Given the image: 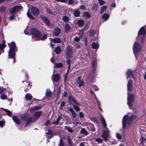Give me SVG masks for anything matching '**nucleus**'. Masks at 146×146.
<instances>
[{
	"mask_svg": "<svg viewBox=\"0 0 146 146\" xmlns=\"http://www.w3.org/2000/svg\"><path fill=\"white\" fill-rule=\"evenodd\" d=\"M42 113L41 111H40L36 112L33 117L29 118L27 120L29 115L27 114H25L21 115V119L23 120L27 121L26 123V126H27L30 124L31 122H34L36 121L41 115Z\"/></svg>",
	"mask_w": 146,
	"mask_h": 146,
	"instance_id": "nucleus-1",
	"label": "nucleus"
},
{
	"mask_svg": "<svg viewBox=\"0 0 146 146\" xmlns=\"http://www.w3.org/2000/svg\"><path fill=\"white\" fill-rule=\"evenodd\" d=\"M127 87L128 88V96L127 98V104L130 109H132L133 104L134 101V96L133 94H130V92L133 88L132 81L129 80L128 81Z\"/></svg>",
	"mask_w": 146,
	"mask_h": 146,
	"instance_id": "nucleus-2",
	"label": "nucleus"
},
{
	"mask_svg": "<svg viewBox=\"0 0 146 146\" xmlns=\"http://www.w3.org/2000/svg\"><path fill=\"white\" fill-rule=\"evenodd\" d=\"M137 117L133 114L130 117H128L127 115H125L123 118L122 124L123 129H124L127 124L130 126L133 123H135L138 119Z\"/></svg>",
	"mask_w": 146,
	"mask_h": 146,
	"instance_id": "nucleus-3",
	"label": "nucleus"
},
{
	"mask_svg": "<svg viewBox=\"0 0 146 146\" xmlns=\"http://www.w3.org/2000/svg\"><path fill=\"white\" fill-rule=\"evenodd\" d=\"M141 40L138 39L134 43L133 46V50L135 57L137 58L138 56V54L142 50L143 46L141 44Z\"/></svg>",
	"mask_w": 146,
	"mask_h": 146,
	"instance_id": "nucleus-4",
	"label": "nucleus"
},
{
	"mask_svg": "<svg viewBox=\"0 0 146 146\" xmlns=\"http://www.w3.org/2000/svg\"><path fill=\"white\" fill-rule=\"evenodd\" d=\"M30 31L31 34L37 39L43 40L47 38V36L46 34H43L42 35L38 31L34 28L31 29Z\"/></svg>",
	"mask_w": 146,
	"mask_h": 146,
	"instance_id": "nucleus-5",
	"label": "nucleus"
},
{
	"mask_svg": "<svg viewBox=\"0 0 146 146\" xmlns=\"http://www.w3.org/2000/svg\"><path fill=\"white\" fill-rule=\"evenodd\" d=\"M101 121L103 125L104 129H103V133L102 135V137L104 141H106L108 139V137L109 135L110 131L107 128V125L104 118L102 117Z\"/></svg>",
	"mask_w": 146,
	"mask_h": 146,
	"instance_id": "nucleus-6",
	"label": "nucleus"
},
{
	"mask_svg": "<svg viewBox=\"0 0 146 146\" xmlns=\"http://www.w3.org/2000/svg\"><path fill=\"white\" fill-rule=\"evenodd\" d=\"M17 51L16 44L14 42L11 43V46L9 52L8 57L9 58H12L13 59V63L15 62V52Z\"/></svg>",
	"mask_w": 146,
	"mask_h": 146,
	"instance_id": "nucleus-7",
	"label": "nucleus"
},
{
	"mask_svg": "<svg viewBox=\"0 0 146 146\" xmlns=\"http://www.w3.org/2000/svg\"><path fill=\"white\" fill-rule=\"evenodd\" d=\"M96 59L94 58L93 59L92 61V67H93L94 69L92 71V73L91 74V75L90 76V80L92 82H94L95 81L94 79V77L96 76L95 74V68L96 66Z\"/></svg>",
	"mask_w": 146,
	"mask_h": 146,
	"instance_id": "nucleus-8",
	"label": "nucleus"
},
{
	"mask_svg": "<svg viewBox=\"0 0 146 146\" xmlns=\"http://www.w3.org/2000/svg\"><path fill=\"white\" fill-rule=\"evenodd\" d=\"M145 27H142L139 31L138 33V39L141 40V42H143L145 38V35L146 34V32L144 29Z\"/></svg>",
	"mask_w": 146,
	"mask_h": 146,
	"instance_id": "nucleus-9",
	"label": "nucleus"
},
{
	"mask_svg": "<svg viewBox=\"0 0 146 146\" xmlns=\"http://www.w3.org/2000/svg\"><path fill=\"white\" fill-rule=\"evenodd\" d=\"M66 58L68 59L70 58L72 53V49L71 46H68L66 48Z\"/></svg>",
	"mask_w": 146,
	"mask_h": 146,
	"instance_id": "nucleus-10",
	"label": "nucleus"
},
{
	"mask_svg": "<svg viewBox=\"0 0 146 146\" xmlns=\"http://www.w3.org/2000/svg\"><path fill=\"white\" fill-rule=\"evenodd\" d=\"M31 13L34 15H38L39 13V11L38 9L34 7H32L31 8Z\"/></svg>",
	"mask_w": 146,
	"mask_h": 146,
	"instance_id": "nucleus-11",
	"label": "nucleus"
},
{
	"mask_svg": "<svg viewBox=\"0 0 146 146\" xmlns=\"http://www.w3.org/2000/svg\"><path fill=\"white\" fill-rule=\"evenodd\" d=\"M21 8L20 7L18 6H15L10 9V12L11 14H13L17 11H19L21 9Z\"/></svg>",
	"mask_w": 146,
	"mask_h": 146,
	"instance_id": "nucleus-12",
	"label": "nucleus"
},
{
	"mask_svg": "<svg viewBox=\"0 0 146 146\" xmlns=\"http://www.w3.org/2000/svg\"><path fill=\"white\" fill-rule=\"evenodd\" d=\"M52 79L54 83V82H57L60 79V77L59 74H56L52 76Z\"/></svg>",
	"mask_w": 146,
	"mask_h": 146,
	"instance_id": "nucleus-13",
	"label": "nucleus"
},
{
	"mask_svg": "<svg viewBox=\"0 0 146 146\" xmlns=\"http://www.w3.org/2000/svg\"><path fill=\"white\" fill-rule=\"evenodd\" d=\"M72 105L74 106V109L76 111H79L80 110V109L79 108L80 104L77 102H76Z\"/></svg>",
	"mask_w": 146,
	"mask_h": 146,
	"instance_id": "nucleus-14",
	"label": "nucleus"
},
{
	"mask_svg": "<svg viewBox=\"0 0 146 146\" xmlns=\"http://www.w3.org/2000/svg\"><path fill=\"white\" fill-rule=\"evenodd\" d=\"M41 17L42 20L47 25L50 26V24L49 21L46 17L43 16H42Z\"/></svg>",
	"mask_w": 146,
	"mask_h": 146,
	"instance_id": "nucleus-15",
	"label": "nucleus"
},
{
	"mask_svg": "<svg viewBox=\"0 0 146 146\" xmlns=\"http://www.w3.org/2000/svg\"><path fill=\"white\" fill-rule=\"evenodd\" d=\"M60 29L59 28H56L54 31V34L55 36H58L60 33Z\"/></svg>",
	"mask_w": 146,
	"mask_h": 146,
	"instance_id": "nucleus-16",
	"label": "nucleus"
},
{
	"mask_svg": "<svg viewBox=\"0 0 146 146\" xmlns=\"http://www.w3.org/2000/svg\"><path fill=\"white\" fill-rule=\"evenodd\" d=\"M92 47L93 48L96 49L97 50L99 47V44L98 42H93L92 44Z\"/></svg>",
	"mask_w": 146,
	"mask_h": 146,
	"instance_id": "nucleus-17",
	"label": "nucleus"
},
{
	"mask_svg": "<svg viewBox=\"0 0 146 146\" xmlns=\"http://www.w3.org/2000/svg\"><path fill=\"white\" fill-rule=\"evenodd\" d=\"M126 75L127 79L129 77H132L134 78L132 74V72L129 70H128L126 73Z\"/></svg>",
	"mask_w": 146,
	"mask_h": 146,
	"instance_id": "nucleus-18",
	"label": "nucleus"
},
{
	"mask_svg": "<svg viewBox=\"0 0 146 146\" xmlns=\"http://www.w3.org/2000/svg\"><path fill=\"white\" fill-rule=\"evenodd\" d=\"M33 97L29 93H27L25 95V98L26 100H31Z\"/></svg>",
	"mask_w": 146,
	"mask_h": 146,
	"instance_id": "nucleus-19",
	"label": "nucleus"
},
{
	"mask_svg": "<svg viewBox=\"0 0 146 146\" xmlns=\"http://www.w3.org/2000/svg\"><path fill=\"white\" fill-rule=\"evenodd\" d=\"M12 119L13 121L17 124H20L19 119L16 116H13L12 117Z\"/></svg>",
	"mask_w": 146,
	"mask_h": 146,
	"instance_id": "nucleus-20",
	"label": "nucleus"
},
{
	"mask_svg": "<svg viewBox=\"0 0 146 146\" xmlns=\"http://www.w3.org/2000/svg\"><path fill=\"white\" fill-rule=\"evenodd\" d=\"M88 128L89 130L93 131H94L95 130L94 125L92 124L89 125L88 126Z\"/></svg>",
	"mask_w": 146,
	"mask_h": 146,
	"instance_id": "nucleus-21",
	"label": "nucleus"
},
{
	"mask_svg": "<svg viewBox=\"0 0 146 146\" xmlns=\"http://www.w3.org/2000/svg\"><path fill=\"white\" fill-rule=\"evenodd\" d=\"M41 108V106H35L33 107H31L30 109L31 111H35L39 110Z\"/></svg>",
	"mask_w": 146,
	"mask_h": 146,
	"instance_id": "nucleus-22",
	"label": "nucleus"
},
{
	"mask_svg": "<svg viewBox=\"0 0 146 146\" xmlns=\"http://www.w3.org/2000/svg\"><path fill=\"white\" fill-rule=\"evenodd\" d=\"M69 102L72 105L76 102L74 99L71 96L69 97Z\"/></svg>",
	"mask_w": 146,
	"mask_h": 146,
	"instance_id": "nucleus-23",
	"label": "nucleus"
},
{
	"mask_svg": "<svg viewBox=\"0 0 146 146\" xmlns=\"http://www.w3.org/2000/svg\"><path fill=\"white\" fill-rule=\"evenodd\" d=\"M61 51V49L60 46H57L55 49V51L56 54H59Z\"/></svg>",
	"mask_w": 146,
	"mask_h": 146,
	"instance_id": "nucleus-24",
	"label": "nucleus"
},
{
	"mask_svg": "<svg viewBox=\"0 0 146 146\" xmlns=\"http://www.w3.org/2000/svg\"><path fill=\"white\" fill-rule=\"evenodd\" d=\"M84 21L82 19L79 20L78 21V24L80 26H82L84 24Z\"/></svg>",
	"mask_w": 146,
	"mask_h": 146,
	"instance_id": "nucleus-25",
	"label": "nucleus"
},
{
	"mask_svg": "<svg viewBox=\"0 0 146 146\" xmlns=\"http://www.w3.org/2000/svg\"><path fill=\"white\" fill-rule=\"evenodd\" d=\"M70 29V27L69 25L67 23L65 24L64 26V29L65 31H69Z\"/></svg>",
	"mask_w": 146,
	"mask_h": 146,
	"instance_id": "nucleus-26",
	"label": "nucleus"
},
{
	"mask_svg": "<svg viewBox=\"0 0 146 146\" xmlns=\"http://www.w3.org/2000/svg\"><path fill=\"white\" fill-rule=\"evenodd\" d=\"M62 19L63 21L66 23L67 22L70 20L69 18L66 16H63L62 18Z\"/></svg>",
	"mask_w": 146,
	"mask_h": 146,
	"instance_id": "nucleus-27",
	"label": "nucleus"
},
{
	"mask_svg": "<svg viewBox=\"0 0 146 146\" xmlns=\"http://www.w3.org/2000/svg\"><path fill=\"white\" fill-rule=\"evenodd\" d=\"M62 63L61 62H60L59 63L55 64L54 67L55 68V67L56 66L57 68H60L62 67Z\"/></svg>",
	"mask_w": 146,
	"mask_h": 146,
	"instance_id": "nucleus-28",
	"label": "nucleus"
},
{
	"mask_svg": "<svg viewBox=\"0 0 146 146\" xmlns=\"http://www.w3.org/2000/svg\"><path fill=\"white\" fill-rule=\"evenodd\" d=\"M109 15L107 14H104L102 15V18L103 19L105 20V21H106L109 18Z\"/></svg>",
	"mask_w": 146,
	"mask_h": 146,
	"instance_id": "nucleus-29",
	"label": "nucleus"
},
{
	"mask_svg": "<svg viewBox=\"0 0 146 146\" xmlns=\"http://www.w3.org/2000/svg\"><path fill=\"white\" fill-rule=\"evenodd\" d=\"M65 103L64 102H61L59 107L60 109L61 110H63V107L65 106Z\"/></svg>",
	"mask_w": 146,
	"mask_h": 146,
	"instance_id": "nucleus-30",
	"label": "nucleus"
},
{
	"mask_svg": "<svg viewBox=\"0 0 146 146\" xmlns=\"http://www.w3.org/2000/svg\"><path fill=\"white\" fill-rule=\"evenodd\" d=\"M107 8V7L106 5L102 7L101 8V11L100 13L102 14L104 13Z\"/></svg>",
	"mask_w": 146,
	"mask_h": 146,
	"instance_id": "nucleus-31",
	"label": "nucleus"
},
{
	"mask_svg": "<svg viewBox=\"0 0 146 146\" xmlns=\"http://www.w3.org/2000/svg\"><path fill=\"white\" fill-rule=\"evenodd\" d=\"M83 16L86 19L89 18L90 17V15L88 12H84L83 14Z\"/></svg>",
	"mask_w": 146,
	"mask_h": 146,
	"instance_id": "nucleus-32",
	"label": "nucleus"
},
{
	"mask_svg": "<svg viewBox=\"0 0 146 146\" xmlns=\"http://www.w3.org/2000/svg\"><path fill=\"white\" fill-rule=\"evenodd\" d=\"M5 42L4 41H3V43L0 44V50H3L5 47Z\"/></svg>",
	"mask_w": 146,
	"mask_h": 146,
	"instance_id": "nucleus-33",
	"label": "nucleus"
},
{
	"mask_svg": "<svg viewBox=\"0 0 146 146\" xmlns=\"http://www.w3.org/2000/svg\"><path fill=\"white\" fill-rule=\"evenodd\" d=\"M81 133L84 134L85 135H87L88 133L86 130L84 128H82L80 131Z\"/></svg>",
	"mask_w": 146,
	"mask_h": 146,
	"instance_id": "nucleus-34",
	"label": "nucleus"
},
{
	"mask_svg": "<svg viewBox=\"0 0 146 146\" xmlns=\"http://www.w3.org/2000/svg\"><path fill=\"white\" fill-rule=\"evenodd\" d=\"M46 95L48 97H50L52 95V93L51 91L48 90L46 93Z\"/></svg>",
	"mask_w": 146,
	"mask_h": 146,
	"instance_id": "nucleus-35",
	"label": "nucleus"
},
{
	"mask_svg": "<svg viewBox=\"0 0 146 146\" xmlns=\"http://www.w3.org/2000/svg\"><path fill=\"white\" fill-rule=\"evenodd\" d=\"M3 109L7 113V114L8 116H10L11 115L12 113L10 111L8 110L7 109H5L4 108H3Z\"/></svg>",
	"mask_w": 146,
	"mask_h": 146,
	"instance_id": "nucleus-36",
	"label": "nucleus"
},
{
	"mask_svg": "<svg viewBox=\"0 0 146 146\" xmlns=\"http://www.w3.org/2000/svg\"><path fill=\"white\" fill-rule=\"evenodd\" d=\"M53 41L54 43H59L60 42V40L58 38H55L53 39Z\"/></svg>",
	"mask_w": 146,
	"mask_h": 146,
	"instance_id": "nucleus-37",
	"label": "nucleus"
},
{
	"mask_svg": "<svg viewBox=\"0 0 146 146\" xmlns=\"http://www.w3.org/2000/svg\"><path fill=\"white\" fill-rule=\"evenodd\" d=\"M80 14V12L78 10H76L74 12V14L75 16L77 17L79 16Z\"/></svg>",
	"mask_w": 146,
	"mask_h": 146,
	"instance_id": "nucleus-38",
	"label": "nucleus"
},
{
	"mask_svg": "<svg viewBox=\"0 0 146 146\" xmlns=\"http://www.w3.org/2000/svg\"><path fill=\"white\" fill-rule=\"evenodd\" d=\"M6 91V89L2 87H0V94L5 92Z\"/></svg>",
	"mask_w": 146,
	"mask_h": 146,
	"instance_id": "nucleus-39",
	"label": "nucleus"
},
{
	"mask_svg": "<svg viewBox=\"0 0 146 146\" xmlns=\"http://www.w3.org/2000/svg\"><path fill=\"white\" fill-rule=\"evenodd\" d=\"M103 141V140L100 138H98L95 139V141L97 142L98 143H101Z\"/></svg>",
	"mask_w": 146,
	"mask_h": 146,
	"instance_id": "nucleus-40",
	"label": "nucleus"
},
{
	"mask_svg": "<svg viewBox=\"0 0 146 146\" xmlns=\"http://www.w3.org/2000/svg\"><path fill=\"white\" fill-rule=\"evenodd\" d=\"M65 129H67L70 132H72L73 131V130L69 127L65 126Z\"/></svg>",
	"mask_w": 146,
	"mask_h": 146,
	"instance_id": "nucleus-41",
	"label": "nucleus"
},
{
	"mask_svg": "<svg viewBox=\"0 0 146 146\" xmlns=\"http://www.w3.org/2000/svg\"><path fill=\"white\" fill-rule=\"evenodd\" d=\"M27 15L28 17H29V18H30L31 19H34V17L31 15V13L29 11H28L27 12Z\"/></svg>",
	"mask_w": 146,
	"mask_h": 146,
	"instance_id": "nucleus-42",
	"label": "nucleus"
},
{
	"mask_svg": "<svg viewBox=\"0 0 146 146\" xmlns=\"http://www.w3.org/2000/svg\"><path fill=\"white\" fill-rule=\"evenodd\" d=\"M0 98L2 100H5L7 98V96L4 94H2L0 96Z\"/></svg>",
	"mask_w": 146,
	"mask_h": 146,
	"instance_id": "nucleus-43",
	"label": "nucleus"
},
{
	"mask_svg": "<svg viewBox=\"0 0 146 146\" xmlns=\"http://www.w3.org/2000/svg\"><path fill=\"white\" fill-rule=\"evenodd\" d=\"M141 142L142 144H143L144 143H146V139L141 137Z\"/></svg>",
	"mask_w": 146,
	"mask_h": 146,
	"instance_id": "nucleus-44",
	"label": "nucleus"
},
{
	"mask_svg": "<svg viewBox=\"0 0 146 146\" xmlns=\"http://www.w3.org/2000/svg\"><path fill=\"white\" fill-rule=\"evenodd\" d=\"M22 82L23 83H25L24 84H25V86H27V87H29L30 86V83L29 82H26V81H23Z\"/></svg>",
	"mask_w": 146,
	"mask_h": 146,
	"instance_id": "nucleus-45",
	"label": "nucleus"
},
{
	"mask_svg": "<svg viewBox=\"0 0 146 146\" xmlns=\"http://www.w3.org/2000/svg\"><path fill=\"white\" fill-rule=\"evenodd\" d=\"M99 3L101 5H102L104 4L105 3V1L103 0H98Z\"/></svg>",
	"mask_w": 146,
	"mask_h": 146,
	"instance_id": "nucleus-46",
	"label": "nucleus"
},
{
	"mask_svg": "<svg viewBox=\"0 0 146 146\" xmlns=\"http://www.w3.org/2000/svg\"><path fill=\"white\" fill-rule=\"evenodd\" d=\"M5 7H0V11L1 12H3L5 11Z\"/></svg>",
	"mask_w": 146,
	"mask_h": 146,
	"instance_id": "nucleus-47",
	"label": "nucleus"
},
{
	"mask_svg": "<svg viewBox=\"0 0 146 146\" xmlns=\"http://www.w3.org/2000/svg\"><path fill=\"white\" fill-rule=\"evenodd\" d=\"M79 86H83L84 84V81L82 80H81L79 81Z\"/></svg>",
	"mask_w": 146,
	"mask_h": 146,
	"instance_id": "nucleus-48",
	"label": "nucleus"
},
{
	"mask_svg": "<svg viewBox=\"0 0 146 146\" xmlns=\"http://www.w3.org/2000/svg\"><path fill=\"white\" fill-rule=\"evenodd\" d=\"M116 136L117 138L119 139H121L122 137L121 135L118 133H116Z\"/></svg>",
	"mask_w": 146,
	"mask_h": 146,
	"instance_id": "nucleus-49",
	"label": "nucleus"
},
{
	"mask_svg": "<svg viewBox=\"0 0 146 146\" xmlns=\"http://www.w3.org/2000/svg\"><path fill=\"white\" fill-rule=\"evenodd\" d=\"M95 32L94 31L92 30L91 31L90 33V36H93L95 34Z\"/></svg>",
	"mask_w": 146,
	"mask_h": 146,
	"instance_id": "nucleus-50",
	"label": "nucleus"
},
{
	"mask_svg": "<svg viewBox=\"0 0 146 146\" xmlns=\"http://www.w3.org/2000/svg\"><path fill=\"white\" fill-rule=\"evenodd\" d=\"M47 134H48L53 135H54V133L50 130H48V132H47Z\"/></svg>",
	"mask_w": 146,
	"mask_h": 146,
	"instance_id": "nucleus-51",
	"label": "nucleus"
},
{
	"mask_svg": "<svg viewBox=\"0 0 146 146\" xmlns=\"http://www.w3.org/2000/svg\"><path fill=\"white\" fill-rule=\"evenodd\" d=\"M80 116L81 118H82L84 117V113L82 112H79Z\"/></svg>",
	"mask_w": 146,
	"mask_h": 146,
	"instance_id": "nucleus-52",
	"label": "nucleus"
},
{
	"mask_svg": "<svg viewBox=\"0 0 146 146\" xmlns=\"http://www.w3.org/2000/svg\"><path fill=\"white\" fill-rule=\"evenodd\" d=\"M68 142L69 144L70 145H71V144H72V142L71 141V140L69 136H68Z\"/></svg>",
	"mask_w": 146,
	"mask_h": 146,
	"instance_id": "nucleus-53",
	"label": "nucleus"
},
{
	"mask_svg": "<svg viewBox=\"0 0 146 146\" xmlns=\"http://www.w3.org/2000/svg\"><path fill=\"white\" fill-rule=\"evenodd\" d=\"M5 124L3 121H0V127H3L4 125Z\"/></svg>",
	"mask_w": 146,
	"mask_h": 146,
	"instance_id": "nucleus-54",
	"label": "nucleus"
},
{
	"mask_svg": "<svg viewBox=\"0 0 146 146\" xmlns=\"http://www.w3.org/2000/svg\"><path fill=\"white\" fill-rule=\"evenodd\" d=\"M53 124L56 125H58L59 124V121L57 120L56 121H54L53 122Z\"/></svg>",
	"mask_w": 146,
	"mask_h": 146,
	"instance_id": "nucleus-55",
	"label": "nucleus"
},
{
	"mask_svg": "<svg viewBox=\"0 0 146 146\" xmlns=\"http://www.w3.org/2000/svg\"><path fill=\"white\" fill-rule=\"evenodd\" d=\"M73 117L75 118L77 117L76 113L74 111L72 113Z\"/></svg>",
	"mask_w": 146,
	"mask_h": 146,
	"instance_id": "nucleus-56",
	"label": "nucleus"
},
{
	"mask_svg": "<svg viewBox=\"0 0 146 146\" xmlns=\"http://www.w3.org/2000/svg\"><path fill=\"white\" fill-rule=\"evenodd\" d=\"M62 115H60L58 116V117L56 120L59 121L62 119Z\"/></svg>",
	"mask_w": 146,
	"mask_h": 146,
	"instance_id": "nucleus-57",
	"label": "nucleus"
},
{
	"mask_svg": "<svg viewBox=\"0 0 146 146\" xmlns=\"http://www.w3.org/2000/svg\"><path fill=\"white\" fill-rule=\"evenodd\" d=\"M51 124L52 123L50 121H48L45 123L44 125H48V124L51 125Z\"/></svg>",
	"mask_w": 146,
	"mask_h": 146,
	"instance_id": "nucleus-58",
	"label": "nucleus"
},
{
	"mask_svg": "<svg viewBox=\"0 0 146 146\" xmlns=\"http://www.w3.org/2000/svg\"><path fill=\"white\" fill-rule=\"evenodd\" d=\"M80 9L82 10H84L86 9V7L85 6L82 5L80 7Z\"/></svg>",
	"mask_w": 146,
	"mask_h": 146,
	"instance_id": "nucleus-59",
	"label": "nucleus"
},
{
	"mask_svg": "<svg viewBox=\"0 0 146 146\" xmlns=\"http://www.w3.org/2000/svg\"><path fill=\"white\" fill-rule=\"evenodd\" d=\"M74 40L75 41L77 42L80 40V38L76 36Z\"/></svg>",
	"mask_w": 146,
	"mask_h": 146,
	"instance_id": "nucleus-60",
	"label": "nucleus"
},
{
	"mask_svg": "<svg viewBox=\"0 0 146 146\" xmlns=\"http://www.w3.org/2000/svg\"><path fill=\"white\" fill-rule=\"evenodd\" d=\"M84 29H83L81 31H80V34H81L82 35V36L84 33Z\"/></svg>",
	"mask_w": 146,
	"mask_h": 146,
	"instance_id": "nucleus-61",
	"label": "nucleus"
},
{
	"mask_svg": "<svg viewBox=\"0 0 146 146\" xmlns=\"http://www.w3.org/2000/svg\"><path fill=\"white\" fill-rule=\"evenodd\" d=\"M68 3L69 5L72 4L73 2V0H68Z\"/></svg>",
	"mask_w": 146,
	"mask_h": 146,
	"instance_id": "nucleus-62",
	"label": "nucleus"
},
{
	"mask_svg": "<svg viewBox=\"0 0 146 146\" xmlns=\"http://www.w3.org/2000/svg\"><path fill=\"white\" fill-rule=\"evenodd\" d=\"M68 65H70L71 61L70 60H68L66 61Z\"/></svg>",
	"mask_w": 146,
	"mask_h": 146,
	"instance_id": "nucleus-63",
	"label": "nucleus"
},
{
	"mask_svg": "<svg viewBox=\"0 0 146 146\" xmlns=\"http://www.w3.org/2000/svg\"><path fill=\"white\" fill-rule=\"evenodd\" d=\"M111 6L113 8H115L116 7V5L114 3H113L111 5Z\"/></svg>",
	"mask_w": 146,
	"mask_h": 146,
	"instance_id": "nucleus-64",
	"label": "nucleus"
}]
</instances>
